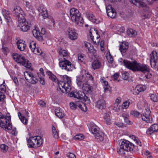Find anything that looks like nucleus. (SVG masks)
I'll list each match as a JSON object with an SVG mask.
<instances>
[{
  "instance_id": "19",
  "label": "nucleus",
  "mask_w": 158,
  "mask_h": 158,
  "mask_svg": "<svg viewBox=\"0 0 158 158\" xmlns=\"http://www.w3.org/2000/svg\"><path fill=\"white\" fill-rule=\"evenodd\" d=\"M83 92L82 93L81 95H83V93H90L92 92V90L93 89L92 86L89 85L87 81L85 83H83L82 86L81 88Z\"/></svg>"
},
{
  "instance_id": "10",
  "label": "nucleus",
  "mask_w": 158,
  "mask_h": 158,
  "mask_svg": "<svg viewBox=\"0 0 158 158\" xmlns=\"http://www.w3.org/2000/svg\"><path fill=\"white\" fill-rule=\"evenodd\" d=\"M59 65L62 69L65 70L67 71H72L73 69L71 62L69 60H66L65 58H64L63 60L60 61Z\"/></svg>"
},
{
  "instance_id": "63",
  "label": "nucleus",
  "mask_w": 158,
  "mask_h": 158,
  "mask_svg": "<svg viewBox=\"0 0 158 158\" xmlns=\"http://www.w3.org/2000/svg\"><path fill=\"white\" fill-rule=\"evenodd\" d=\"M6 87L4 84H1L0 86V89L1 91L5 92L6 91Z\"/></svg>"
},
{
  "instance_id": "57",
  "label": "nucleus",
  "mask_w": 158,
  "mask_h": 158,
  "mask_svg": "<svg viewBox=\"0 0 158 158\" xmlns=\"http://www.w3.org/2000/svg\"><path fill=\"white\" fill-rule=\"evenodd\" d=\"M37 74L38 76H44V70L42 68H40V72L37 73Z\"/></svg>"
},
{
  "instance_id": "24",
  "label": "nucleus",
  "mask_w": 158,
  "mask_h": 158,
  "mask_svg": "<svg viewBox=\"0 0 158 158\" xmlns=\"http://www.w3.org/2000/svg\"><path fill=\"white\" fill-rule=\"evenodd\" d=\"M158 132V124H154L152 125L147 131L148 135H151L154 132Z\"/></svg>"
},
{
  "instance_id": "48",
  "label": "nucleus",
  "mask_w": 158,
  "mask_h": 158,
  "mask_svg": "<svg viewBox=\"0 0 158 158\" xmlns=\"http://www.w3.org/2000/svg\"><path fill=\"white\" fill-rule=\"evenodd\" d=\"M123 116L124 118L125 122L127 124H129L130 123V121L128 119L129 116L128 114H126L125 113H123Z\"/></svg>"
},
{
  "instance_id": "12",
  "label": "nucleus",
  "mask_w": 158,
  "mask_h": 158,
  "mask_svg": "<svg viewBox=\"0 0 158 158\" xmlns=\"http://www.w3.org/2000/svg\"><path fill=\"white\" fill-rule=\"evenodd\" d=\"M119 146L124 148L127 151H131L133 150L134 146L133 144L129 141L125 139L120 141Z\"/></svg>"
},
{
  "instance_id": "11",
  "label": "nucleus",
  "mask_w": 158,
  "mask_h": 158,
  "mask_svg": "<svg viewBox=\"0 0 158 158\" xmlns=\"http://www.w3.org/2000/svg\"><path fill=\"white\" fill-rule=\"evenodd\" d=\"M18 27L22 31L24 32L27 31L30 28V26L25 17L18 20Z\"/></svg>"
},
{
  "instance_id": "35",
  "label": "nucleus",
  "mask_w": 158,
  "mask_h": 158,
  "mask_svg": "<svg viewBox=\"0 0 158 158\" xmlns=\"http://www.w3.org/2000/svg\"><path fill=\"white\" fill-rule=\"evenodd\" d=\"M103 118L104 121L107 125H110L111 123V119L109 114L105 113L104 115Z\"/></svg>"
},
{
  "instance_id": "18",
  "label": "nucleus",
  "mask_w": 158,
  "mask_h": 158,
  "mask_svg": "<svg viewBox=\"0 0 158 158\" xmlns=\"http://www.w3.org/2000/svg\"><path fill=\"white\" fill-rule=\"evenodd\" d=\"M82 73L83 75L82 76V78L81 79V80L80 81L81 82L83 81H85L87 80H91L92 81L94 80V78L92 75L89 73L88 72L85 70H82L81 73Z\"/></svg>"
},
{
  "instance_id": "28",
  "label": "nucleus",
  "mask_w": 158,
  "mask_h": 158,
  "mask_svg": "<svg viewBox=\"0 0 158 158\" xmlns=\"http://www.w3.org/2000/svg\"><path fill=\"white\" fill-rule=\"evenodd\" d=\"M55 114L59 118H61L64 117L65 115L63 110L60 108H58L55 110Z\"/></svg>"
},
{
  "instance_id": "5",
  "label": "nucleus",
  "mask_w": 158,
  "mask_h": 158,
  "mask_svg": "<svg viewBox=\"0 0 158 158\" xmlns=\"http://www.w3.org/2000/svg\"><path fill=\"white\" fill-rule=\"evenodd\" d=\"M12 56L15 61L18 63L28 69L31 68V64L23 56L17 53H13Z\"/></svg>"
},
{
  "instance_id": "46",
  "label": "nucleus",
  "mask_w": 158,
  "mask_h": 158,
  "mask_svg": "<svg viewBox=\"0 0 158 158\" xmlns=\"http://www.w3.org/2000/svg\"><path fill=\"white\" fill-rule=\"evenodd\" d=\"M150 99L154 102L158 101V96L155 94H150Z\"/></svg>"
},
{
  "instance_id": "44",
  "label": "nucleus",
  "mask_w": 158,
  "mask_h": 158,
  "mask_svg": "<svg viewBox=\"0 0 158 158\" xmlns=\"http://www.w3.org/2000/svg\"><path fill=\"white\" fill-rule=\"evenodd\" d=\"M49 78L53 81L57 82L58 81V80L56 76L53 74L51 72H49L48 73Z\"/></svg>"
},
{
  "instance_id": "42",
  "label": "nucleus",
  "mask_w": 158,
  "mask_h": 158,
  "mask_svg": "<svg viewBox=\"0 0 158 158\" xmlns=\"http://www.w3.org/2000/svg\"><path fill=\"white\" fill-rule=\"evenodd\" d=\"M5 21L6 23V27H9L12 24V19L10 16L4 18Z\"/></svg>"
},
{
  "instance_id": "38",
  "label": "nucleus",
  "mask_w": 158,
  "mask_h": 158,
  "mask_svg": "<svg viewBox=\"0 0 158 158\" xmlns=\"http://www.w3.org/2000/svg\"><path fill=\"white\" fill-rule=\"evenodd\" d=\"M127 33L130 37H134L137 35V32L136 31L131 28L127 30Z\"/></svg>"
},
{
  "instance_id": "54",
  "label": "nucleus",
  "mask_w": 158,
  "mask_h": 158,
  "mask_svg": "<svg viewBox=\"0 0 158 158\" xmlns=\"http://www.w3.org/2000/svg\"><path fill=\"white\" fill-rule=\"evenodd\" d=\"M151 111L149 108L145 109L143 111V115H150Z\"/></svg>"
},
{
  "instance_id": "62",
  "label": "nucleus",
  "mask_w": 158,
  "mask_h": 158,
  "mask_svg": "<svg viewBox=\"0 0 158 158\" xmlns=\"http://www.w3.org/2000/svg\"><path fill=\"white\" fill-rule=\"evenodd\" d=\"M104 41L102 40L101 41L100 43L101 50V51H103L104 50Z\"/></svg>"
},
{
  "instance_id": "49",
  "label": "nucleus",
  "mask_w": 158,
  "mask_h": 158,
  "mask_svg": "<svg viewBox=\"0 0 158 158\" xmlns=\"http://www.w3.org/2000/svg\"><path fill=\"white\" fill-rule=\"evenodd\" d=\"M121 106L118 104L114 103L113 106V109L116 112H118L120 109V107Z\"/></svg>"
},
{
  "instance_id": "32",
  "label": "nucleus",
  "mask_w": 158,
  "mask_h": 158,
  "mask_svg": "<svg viewBox=\"0 0 158 158\" xmlns=\"http://www.w3.org/2000/svg\"><path fill=\"white\" fill-rule=\"evenodd\" d=\"M101 65V62L97 60H94L92 63V67L94 70L99 68Z\"/></svg>"
},
{
  "instance_id": "22",
  "label": "nucleus",
  "mask_w": 158,
  "mask_h": 158,
  "mask_svg": "<svg viewBox=\"0 0 158 158\" xmlns=\"http://www.w3.org/2000/svg\"><path fill=\"white\" fill-rule=\"evenodd\" d=\"M94 30L96 35V40H94L95 39L94 38V36L92 35V32L91 30L90 31H89V35L91 39L93 41L94 43L95 44H98L100 40V36L98 34V30L96 29H95L94 28Z\"/></svg>"
},
{
  "instance_id": "52",
  "label": "nucleus",
  "mask_w": 158,
  "mask_h": 158,
  "mask_svg": "<svg viewBox=\"0 0 158 158\" xmlns=\"http://www.w3.org/2000/svg\"><path fill=\"white\" fill-rule=\"evenodd\" d=\"M130 104V102L129 101H127L124 102L123 104V108L126 109L128 108Z\"/></svg>"
},
{
  "instance_id": "40",
  "label": "nucleus",
  "mask_w": 158,
  "mask_h": 158,
  "mask_svg": "<svg viewBox=\"0 0 158 158\" xmlns=\"http://www.w3.org/2000/svg\"><path fill=\"white\" fill-rule=\"evenodd\" d=\"M107 15L109 16L112 18H114L116 15V13L114 9L112 10L111 11H109L107 12Z\"/></svg>"
},
{
  "instance_id": "9",
  "label": "nucleus",
  "mask_w": 158,
  "mask_h": 158,
  "mask_svg": "<svg viewBox=\"0 0 158 158\" xmlns=\"http://www.w3.org/2000/svg\"><path fill=\"white\" fill-rule=\"evenodd\" d=\"M80 101L81 102L80 104V108L83 112H86L87 110V108L85 104H89L90 101L89 98L83 93V95L80 96Z\"/></svg>"
},
{
  "instance_id": "16",
  "label": "nucleus",
  "mask_w": 158,
  "mask_h": 158,
  "mask_svg": "<svg viewBox=\"0 0 158 158\" xmlns=\"http://www.w3.org/2000/svg\"><path fill=\"white\" fill-rule=\"evenodd\" d=\"M150 64L152 66L154 67L158 62V52L156 51H153L150 54Z\"/></svg>"
},
{
  "instance_id": "4",
  "label": "nucleus",
  "mask_w": 158,
  "mask_h": 158,
  "mask_svg": "<svg viewBox=\"0 0 158 158\" xmlns=\"http://www.w3.org/2000/svg\"><path fill=\"white\" fill-rule=\"evenodd\" d=\"M42 138L39 136L31 137L27 140L29 147L37 148L40 146L43 143Z\"/></svg>"
},
{
  "instance_id": "8",
  "label": "nucleus",
  "mask_w": 158,
  "mask_h": 158,
  "mask_svg": "<svg viewBox=\"0 0 158 158\" xmlns=\"http://www.w3.org/2000/svg\"><path fill=\"white\" fill-rule=\"evenodd\" d=\"M70 18L74 24L78 25L79 23V10L73 8L70 10Z\"/></svg>"
},
{
  "instance_id": "3",
  "label": "nucleus",
  "mask_w": 158,
  "mask_h": 158,
  "mask_svg": "<svg viewBox=\"0 0 158 158\" xmlns=\"http://www.w3.org/2000/svg\"><path fill=\"white\" fill-rule=\"evenodd\" d=\"M64 81H60L58 82L57 90L64 93H68L71 90L70 84L71 83L69 77L66 75L63 76Z\"/></svg>"
},
{
  "instance_id": "17",
  "label": "nucleus",
  "mask_w": 158,
  "mask_h": 158,
  "mask_svg": "<svg viewBox=\"0 0 158 158\" xmlns=\"http://www.w3.org/2000/svg\"><path fill=\"white\" fill-rule=\"evenodd\" d=\"M15 14L17 15L18 19L25 17V14L21 8L19 6L15 7L14 10Z\"/></svg>"
},
{
  "instance_id": "47",
  "label": "nucleus",
  "mask_w": 158,
  "mask_h": 158,
  "mask_svg": "<svg viewBox=\"0 0 158 158\" xmlns=\"http://www.w3.org/2000/svg\"><path fill=\"white\" fill-rule=\"evenodd\" d=\"M78 105V101L76 102L75 103L70 102V106L71 109L74 110L76 109Z\"/></svg>"
},
{
  "instance_id": "6",
  "label": "nucleus",
  "mask_w": 158,
  "mask_h": 158,
  "mask_svg": "<svg viewBox=\"0 0 158 158\" xmlns=\"http://www.w3.org/2000/svg\"><path fill=\"white\" fill-rule=\"evenodd\" d=\"M11 115L7 114L4 117L0 119V127L7 130H10L12 128L11 123Z\"/></svg>"
},
{
  "instance_id": "21",
  "label": "nucleus",
  "mask_w": 158,
  "mask_h": 158,
  "mask_svg": "<svg viewBox=\"0 0 158 158\" xmlns=\"http://www.w3.org/2000/svg\"><path fill=\"white\" fill-rule=\"evenodd\" d=\"M146 89V86L145 85H137L133 89V94L135 95L138 94L140 92L144 91Z\"/></svg>"
},
{
  "instance_id": "56",
  "label": "nucleus",
  "mask_w": 158,
  "mask_h": 158,
  "mask_svg": "<svg viewBox=\"0 0 158 158\" xmlns=\"http://www.w3.org/2000/svg\"><path fill=\"white\" fill-rule=\"evenodd\" d=\"M39 78L40 79V82L41 84L44 85L45 84V80L44 77V76H39Z\"/></svg>"
},
{
  "instance_id": "39",
  "label": "nucleus",
  "mask_w": 158,
  "mask_h": 158,
  "mask_svg": "<svg viewBox=\"0 0 158 158\" xmlns=\"http://www.w3.org/2000/svg\"><path fill=\"white\" fill-rule=\"evenodd\" d=\"M127 151H128L126 149L120 146L118 148L117 151V152L121 156H124Z\"/></svg>"
},
{
  "instance_id": "13",
  "label": "nucleus",
  "mask_w": 158,
  "mask_h": 158,
  "mask_svg": "<svg viewBox=\"0 0 158 158\" xmlns=\"http://www.w3.org/2000/svg\"><path fill=\"white\" fill-rule=\"evenodd\" d=\"M24 75L26 79L30 83L35 84L38 81L37 78L33 74L29 72H25Z\"/></svg>"
},
{
  "instance_id": "60",
  "label": "nucleus",
  "mask_w": 158,
  "mask_h": 158,
  "mask_svg": "<svg viewBox=\"0 0 158 158\" xmlns=\"http://www.w3.org/2000/svg\"><path fill=\"white\" fill-rule=\"evenodd\" d=\"M12 79L16 85H19V81L16 77H12Z\"/></svg>"
},
{
  "instance_id": "45",
  "label": "nucleus",
  "mask_w": 158,
  "mask_h": 158,
  "mask_svg": "<svg viewBox=\"0 0 158 158\" xmlns=\"http://www.w3.org/2000/svg\"><path fill=\"white\" fill-rule=\"evenodd\" d=\"M106 58L108 61L110 63H112L113 61V58L111 56L109 52L106 53Z\"/></svg>"
},
{
  "instance_id": "14",
  "label": "nucleus",
  "mask_w": 158,
  "mask_h": 158,
  "mask_svg": "<svg viewBox=\"0 0 158 158\" xmlns=\"http://www.w3.org/2000/svg\"><path fill=\"white\" fill-rule=\"evenodd\" d=\"M67 34L69 38L72 40L76 39L78 36V34L77 33V31L72 28L69 27L67 30Z\"/></svg>"
},
{
  "instance_id": "34",
  "label": "nucleus",
  "mask_w": 158,
  "mask_h": 158,
  "mask_svg": "<svg viewBox=\"0 0 158 158\" xmlns=\"http://www.w3.org/2000/svg\"><path fill=\"white\" fill-rule=\"evenodd\" d=\"M18 115L20 119L24 124H27L28 122L27 118L22 115L20 112L18 113Z\"/></svg>"
},
{
  "instance_id": "53",
  "label": "nucleus",
  "mask_w": 158,
  "mask_h": 158,
  "mask_svg": "<svg viewBox=\"0 0 158 158\" xmlns=\"http://www.w3.org/2000/svg\"><path fill=\"white\" fill-rule=\"evenodd\" d=\"M85 56L83 54L80 55V62H82L83 64L85 63Z\"/></svg>"
},
{
  "instance_id": "51",
  "label": "nucleus",
  "mask_w": 158,
  "mask_h": 158,
  "mask_svg": "<svg viewBox=\"0 0 158 158\" xmlns=\"http://www.w3.org/2000/svg\"><path fill=\"white\" fill-rule=\"evenodd\" d=\"M2 13L4 18L10 16V12L5 10H2Z\"/></svg>"
},
{
  "instance_id": "1",
  "label": "nucleus",
  "mask_w": 158,
  "mask_h": 158,
  "mask_svg": "<svg viewBox=\"0 0 158 158\" xmlns=\"http://www.w3.org/2000/svg\"><path fill=\"white\" fill-rule=\"evenodd\" d=\"M118 60L121 63V65H123L127 68L133 71H141L144 73L149 71V68L148 66L138 63L135 61L131 62L127 60H123L122 58L119 59Z\"/></svg>"
},
{
  "instance_id": "33",
  "label": "nucleus",
  "mask_w": 158,
  "mask_h": 158,
  "mask_svg": "<svg viewBox=\"0 0 158 158\" xmlns=\"http://www.w3.org/2000/svg\"><path fill=\"white\" fill-rule=\"evenodd\" d=\"M105 101L103 99H101L97 102L96 106L98 108L102 109L105 107Z\"/></svg>"
},
{
  "instance_id": "29",
  "label": "nucleus",
  "mask_w": 158,
  "mask_h": 158,
  "mask_svg": "<svg viewBox=\"0 0 158 158\" xmlns=\"http://www.w3.org/2000/svg\"><path fill=\"white\" fill-rule=\"evenodd\" d=\"M40 14L41 15L43 18H45L48 17V14L46 9L43 7H40L39 9Z\"/></svg>"
},
{
  "instance_id": "25",
  "label": "nucleus",
  "mask_w": 158,
  "mask_h": 158,
  "mask_svg": "<svg viewBox=\"0 0 158 158\" xmlns=\"http://www.w3.org/2000/svg\"><path fill=\"white\" fill-rule=\"evenodd\" d=\"M100 81L103 86L104 92H107L109 90L110 87L109 85L108 82L106 80L105 78L104 77H101L100 79Z\"/></svg>"
},
{
  "instance_id": "37",
  "label": "nucleus",
  "mask_w": 158,
  "mask_h": 158,
  "mask_svg": "<svg viewBox=\"0 0 158 158\" xmlns=\"http://www.w3.org/2000/svg\"><path fill=\"white\" fill-rule=\"evenodd\" d=\"M59 53L61 57H67L69 56L68 53L66 50L60 49L59 51Z\"/></svg>"
},
{
  "instance_id": "64",
  "label": "nucleus",
  "mask_w": 158,
  "mask_h": 158,
  "mask_svg": "<svg viewBox=\"0 0 158 158\" xmlns=\"http://www.w3.org/2000/svg\"><path fill=\"white\" fill-rule=\"evenodd\" d=\"M68 158H76L75 155L72 153H69L68 154Z\"/></svg>"
},
{
  "instance_id": "50",
  "label": "nucleus",
  "mask_w": 158,
  "mask_h": 158,
  "mask_svg": "<svg viewBox=\"0 0 158 158\" xmlns=\"http://www.w3.org/2000/svg\"><path fill=\"white\" fill-rule=\"evenodd\" d=\"M1 149L2 152H6L8 149V147L4 144L1 145Z\"/></svg>"
},
{
  "instance_id": "59",
  "label": "nucleus",
  "mask_w": 158,
  "mask_h": 158,
  "mask_svg": "<svg viewBox=\"0 0 158 158\" xmlns=\"http://www.w3.org/2000/svg\"><path fill=\"white\" fill-rule=\"evenodd\" d=\"M121 98L120 97H118L115 99L114 103H116L119 105V104L121 103Z\"/></svg>"
},
{
  "instance_id": "7",
  "label": "nucleus",
  "mask_w": 158,
  "mask_h": 158,
  "mask_svg": "<svg viewBox=\"0 0 158 158\" xmlns=\"http://www.w3.org/2000/svg\"><path fill=\"white\" fill-rule=\"evenodd\" d=\"M32 33L34 36L37 39L42 41L43 40V35L45 33V29L43 28H41L39 26H35L32 31Z\"/></svg>"
},
{
  "instance_id": "20",
  "label": "nucleus",
  "mask_w": 158,
  "mask_h": 158,
  "mask_svg": "<svg viewBox=\"0 0 158 158\" xmlns=\"http://www.w3.org/2000/svg\"><path fill=\"white\" fill-rule=\"evenodd\" d=\"M130 2L133 3L134 5L138 7H145L146 6L147 4H149V2L146 1V2H144L141 0H129Z\"/></svg>"
},
{
  "instance_id": "2",
  "label": "nucleus",
  "mask_w": 158,
  "mask_h": 158,
  "mask_svg": "<svg viewBox=\"0 0 158 158\" xmlns=\"http://www.w3.org/2000/svg\"><path fill=\"white\" fill-rule=\"evenodd\" d=\"M87 126L89 131L94 135L96 140L98 142H106L107 136L103 132L99 131V128L92 122H89Z\"/></svg>"
},
{
  "instance_id": "31",
  "label": "nucleus",
  "mask_w": 158,
  "mask_h": 158,
  "mask_svg": "<svg viewBox=\"0 0 158 158\" xmlns=\"http://www.w3.org/2000/svg\"><path fill=\"white\" fill-rule=\"evenodd\" d=\"M88 18L90 21L94 23L97 24L100 22V20L98 19H97L95 16L92 14H89L88 16Z\"/></svg>"
},
{
  "instance_id": "55",
  "label": "nucleus",
  "mask_w": 158,
  "mask_h": 158,
  "mask_svg": "<svg viewBox=\"0 0 158 158\" xmlns=\"http://www.w3.org/2000/svg\"><path fill=\"white\" fill-rule=\"evenodd\" d=\"M131 114L136 117L138 116L139 114V113L137 111H132L131 112Z\"/></svg>"
},
{
  "instance_id": "30",
  "label": "nucleus",
  "mask_w": 158,
  "mask_h": 158,
  "mask_svg": "<svg viewBox=\"0 0 158 158\" xmlns=\"http://www.w3.org/2000/svg\"><path fill=\"white\" fill-rule=\"evenodd\" d=\"M141 118L143 120L148 123H152V119L151 115H141Z\"/></svg>"
},
{
  "instance_id": "41",
  "label": "nucleus",
  "mask_w": 158,
  "mask_h": 158,
  "mask_svg": "<svg viewBox=\"0 0 158 158\" xmlns=\"http://www.w3.org/2000/svg\"><path fill=\"white\" fill-rule=\"evenodd\" d=\"M52 135L54 138L57 139L59 138L58 133L56 128L53 126L52 127Z\"/></svg>"
},
{
  "instance_id": "43",
  "label": "nucleus",
  "mask_w": 158,
  "mask_h": 158,
  "mask_svg": "<svg viewBox=\"0 0 158 158\" xmlns=\"http://www.w3.org/2000/svg\"><path fill=\"white\" fill-rule=\"evenodd\" d=\"M26 9L27 11L33 12L34 9L33 6L31 5L30 3L27 2H26Z\"/></svg>"
},
{
  "instance_id": "36",
  "label": "nucleus",
  "mask_w": 158,
  "mask_h": 158,
  "mask_svg": "<svg viewBox=\"0 0 158 158\" xmlns=\"http://www.w3.org/2000/svg\"><path fill=\"white\" fill-rule=\"evenodd\" d=\"M68 96L70 97H74V98L79 99V93L78 91H73L68 93Z\"/></svg>"
},
{
  "instance_id": "23",
  "label": "nucleus",
  "mask_w": 158,
  "mask_h": 158,
  "mask_svg": "<svg viewBox=\"0 0 158 158\" xmlns=\"http://www.w3.org/2000/svg\"><path fill=\"white\" fill-rule=\"evenodd\" d=\"M84 46L89 53L94 54L96 52V50L93 46L90 43L85 42L84 43Z\"/></svg>"
},
{
  "instance_id": "26",
  "label": "nucleus",
  "mask_w": 158,
  "mask_h": 158,
  "mask_svg": "<svg viewBox=\"0 0 158 158\" xmlns=\"http://www.w3.org/2000/svg\"><path fill=\"white\" fill-rule=\"evenodd\" d=\"M128 48V43L126 42H123L119 46V50L122 53H125Z\"/></svg>"
},
{
  "instance_id": "58",
  "label": "nucleus",
  "mask_w": 158,
  "mask_h": 158,
  "mask_svg": "<svg viewBox=\"0 0 158 158\" xmlns=\"http://www.w3.org/2000/svg\"><path fill=\"white\" fill-rule=\"evenodd\" d=\"M106 8L107 12H108L109 11H111L112 10L114 9L112 7L111 5H109L106 6Z\"/></svg>"
},
{
  "instance_id": "27",
  "label": "nucleus",
  "mask_w": 158,
  "mask_h": 158,
  "mask_svg": "<svg viewBox=\"0 0 158 158\" xmlns=\"http://www.w3.org/2000/svg\"><path fill=\"white\" fill-rule=\"evenodd\" d=\"M17 44L18 48L21 51H23L24 50L26 47L25 43L23 40H18Z\"/></svg>"
},
{
  "instance_id": "61",
  "label": "nucleus",
  "mask_w": 158,
  "mask_h": 158,
  "mask_svg": "<svg viewBox=\"0 0 158 158\" xmlns=\"http://www.w3.org/2000/svg\"><path fill=\"white\" fill-rule=\"evenodd\" d=\"M5 98V95L0 91V101H3Z\"/></svg>"
},
{
  "instance_id": "15",
  "label": "nucleus",
  "mask_w": 158,
  "mask_h": 158,
  "mask_svg": "<svg viewBox=\"0 0 158 158\" xmlns=\"http://www.w3.org/2000/svg\"><path fill=\"white\" fill-rule=\"evenodd\" d=\"M29 47L32 52L36 55H40L42 53L41 49L36 46V43L34 41L31 42L30 43Z\"/></svg>"
}]
</instances>
